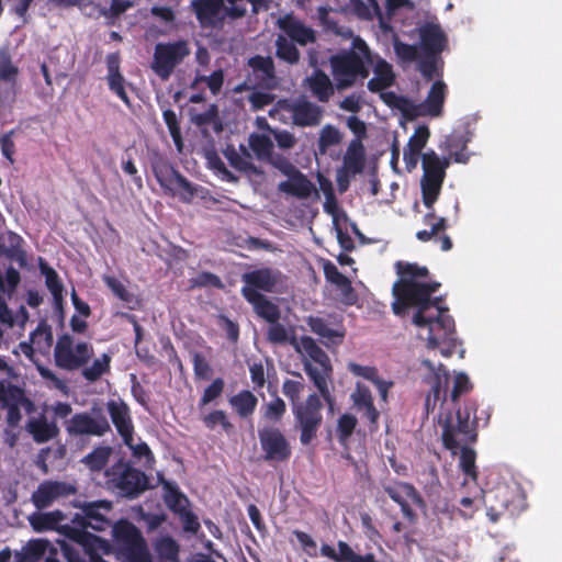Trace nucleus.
<instances>
[{"instance_id": "c03bdc74", "label": "nucleus", "mask_w": 562, "mask_h": 562, "mask_svg": "<svg viewBox=\"0 0 562 562\" xmlns=\"http://www.w3.org/2000/svg\"><path fill=\"white\" fill-rule=\"evenodd\" d=\"M342 133L335 125H324L319 132L317 140V148L319 154L325 155L329 147L339 145L342 140Z\"/></svg>"}, {"instance_id": "f8f14e48", "label": "nucleus", "mask_w": 562, "mask_h": 562, "mask_svg": "<svg viewBox=\"0 0 562 562\" xmlns=\"http://www.w3.org/2000/svg\"><path fill=\"white\" fill-rule=\"evenodd\" d=\"M106 476L108 482L125 497H136L147 488L148 480L145 473L123 461L106 470Z\"/></svg>"}, {"instance_id": "13d9d810", "label": "nucleus", "mask_w": 562, "mask_h": 562, "mask_svg": "<svg viewBox=\"0 0 562 562\" xmlns=\"http://www.w3.org/2000/svg\"><path fill=\"white\" fill-rule=\"evenodd\" d=\"M266 339L273 345H284L289 341V330L279 321L268 323Z\"/></svg>"}, {"instance_id": "09e8293b", "label": "nucleus", "mask_w": 562, "mask_h": 562, "mask_svg": "<svg viewBox=\"0 0 562 562\" xmlns=\"http://www.w3.org/2000/svg\"><path fill=\"white\" fill-rule=\"evenodd\" d=\"M48 548L46 540H31L23 549V562H42Z\"/></svg>"}, {"instance_id": "a878e982", "label": "nucleus", "mask_w": 562, "mask_h": 562, "mask_svg": "<svg viewBox=\"0 0 562 562\" xmlns=\"http://www.w3.org/2000/svg\"><path fill=\"white\" fill-rule=\"evenodd\" d=\"M371 66H373L374 77L368 81L369 91L381 92L393 86L395 74L390 63L374 54V63Z\"/></svg>"}, {"instance_id": "5fc2aeb1", "label": "nucleus", "mask_w": 562, "mask_h": 562, "mask_svg": "<svg viewBox=\"0 0 562 562\" xmlns=\"http://www.w3.org/2000/svg\"><path fill=\"white\" fill-rule=\"evenodd\" d=\"M286 413L285 402L276 396L272 401L263 406L262 417L272 423H280Z\"/></svg>"}, {"instance_id": "4c0bfd02", "label": "nucleus", "mask_w": 562, "mask_h": 562, "mask_svg": "<svg viewBox=\"0 0 562 562\" xmlns=\"http://www.w3.org/2000/svg\"><path fill=\"white\" fill-rule=\"evenodd\" d=\"M40 270L41 273L45 277V284L49 292L53 295L54 304L56 308L63 310V292H64V285L58 277V273L49 267L45 261L41 260L40 262Z\"/></svg>"}, {"instance_id": "a211bd4d", "label": "nucleus", "mask_w": 562, "mask_h": 562, "mask_svg": "<svg viewBox=\"0 0 562 562\" xmlns=\"http://www.w3.org/2000/svg\"><path fill=\"white\" fill-rule=\"evenodd\" d=\"M66 431L70 437H102L111 431V426L102 413L92 416L87 412H81L76 413L66 422Z\"/></svg>"}, {"instance_id": "1a4fd4ad", "label": "nucleus", "mask_w": 562, "mask_h": 562, "mask_svg": "<svg viewBox=\"0 0 562 562\" xmlns=\"http://www.w3.org/2000/svg\"><path fill=\"white\" fill-rule=\"evenodd\" d=\"M190 9L202 29H222L226 18L237 20L246 15L244 9L228 4V0H192Z\"/></svg>"}, {"instance_id": "8fccbe9b", "label": "nucleus", "mask_w": 562, "mask_h": 562, "mask_svg": "<svg viewBox=\"0 0 562 562\" xmlns=\"http://www.w3.org/2000/svg\"><path fill=\"white\" fill-rule=\"evenodd\" d=\"M111 357L103 353L101 358L95 359L92 364L82 370V375L89 382L99 380L104 373L110 370Z\"/></svg>"}, {"instance_id": "0eeeda50", "label": "nucleus", "mask_w": 562, "mask_h": 562, "mask_svg": "<svg viewBox=\"0 0 562 562\" xmlns=\"http://www.w3.org/2000/svg\"><path fill=\"white\" fill-rule=\"evenodd\" d=\"M112 543L111 553L116 551L125 562H151L146 541L140 530L130 520L120 519L112 525L110 521Z\"/></svg>"}, {"instance_id": "72a5a7b5", "label": "nucleus", "mask_w": 562, "mask_h": 562, "mask_svg": "<svg viewBox=\"0 0 562 562\" xmlns=\"http://www.w3.org/2000/svg\"><path fill=\"white\" fill-rule=\"evenodd\" d=\"M366 166V148L359 139H351L342 157V167L348 169L352 176L363 171Z\"/></svg>"}, {"instance_id": "49530a36", "label": "nucleus", "mask_w": 562, "mask_h": 562, "mask_svg": "<svg viewBox=\"0 0 562 562\" xmlns=\"http://www.w3.org/2000/svg\"><path fill=\"white\" fill-rule=\"evenodd\" d=\"M357 425L358 419L355 415L344 413L339 416L337 420L336 435L340 445H346L350 440Z\"/></svg>"}, {"instance_id": "79ce46f5", "label": "nucleus", "mask_w": 562, "mask_h": 562, "mask_svg": "<svg viewBox=\"0 0 562 562\" xmlns=\"http://www.w3.org/2000/svg\"><path fill=\"white\" fill-rule=\"evenodd\" d=\"M469 142L470 138L465 135L453 133L446 138V150L449 151L456 162L467 164L469 160V154L467 153Z\"/></svg>"}, {"instance_id": "f03ea898", "label": "nucleus", "mask_w": 562, "mask_h": 562, "mask_svg": "<svg viewBox=\"0 0 562 562\" xmlns=\"http://www.w3.org/2000/svg\"><path fill=\"white\" fill-rule=\"evenodd\" d=\"M476 403L469 400L463 408H458L453 415L451 412L440 413L439 424L442 427V443L446 449L454 451L461 448L460 467L464 474L476 479L475 451L468 447L477 439L476 431Z\"/></svg>"}, {"instance_id": "a19ab883", "label": "nucleus", "mask_w": 562, "mask_h": 562, "mask_svg": "<svg viewBox=\"0 0 562 562\" xmlns=\"http://www.w3.org/2000/svg\"><path fill=\"white\" fill-rule=\"evenodd\" d=\"M247 65L263 82H270L276 79V67L270 56L255 55L248 59Z\"/></svg>"}, {"instance_id": "f3484780", "label": "nucleus", "mask_w": 562, "mask_h": 562, "mask_svg": "<svg viewBox=\"0 0 562 562\" xmlns=\"http://www.w3.org/2000/svg\"><path fill=\"white\" fill-rule=\"evenodd\" d=\"M281 279L282 273L277 269L265 267L248 271L241 276L244 285L240 289V293L244 299H248L250 293H272L281 283Z\"/></svg>"}, {"instance_id": "bf43d9fd", "label": "nucleus", "mask_w": 562, "mask_h": 562, "mask_svg": "<svg viewBox=\"0 0 562 562\" xmlns=\"http://www.w3.org/2000/svg\"><path fill=\"white\" fill-rule=\"evenodd\" d=\"M165 502L170 510L177 514L188 509L189 505L188 498L176 487L169 488Z\"/></svg>"}, {"instance_id": "7ed1b4c3", "label": "nucleus", "mask_w": 562, "mask_h": 562, "mask_svg": "<svg viewBox=\"0 0 562 562\" xmlns=\"http://www.w3.org/2000/svg\"><path fill=\"white\" fill-rule=\"evenodd\" d=\"M299 380L286 379L282 384V393L292 403L294 426L300 431V442L308 446L317 437L323 424V403L321 394L312 393L304 402H300V395L304 391L303 376L300 372H292Z\"/></svg>"}, {"instance_id": "39448f33", "label": "nucleus", "mask_w": 562, "mask_h": 562, "mask_svg": "<svg viewBox=\"0 0 562 562\" xmlns=\"http://www.w3.org/2000/svg\"><path fill=\"white\" fill-rule=\"evenodd\" d=\"M291 344L294 345L296 351L307 358L303 362L304 371L313 381L322 398L331 408L335 398L328 387V380H330L333 374V366L329 357L311 336H302L299 342H296V339L293 337Z\"/></svg>"}, {"instance_id": "ea45409f", "label": "nucleus", "mask_w": 562, "mask_h": 562, "mask_svg": "<svg viewBox=\"0 0 562 562\" xmlns=\"http://www.w3.org/2000/svg\"><path fill=\"white\" fill-rule=\"evenodd\" d=\"M424 216V223L430 225V229H422L416 233V238L423 243L429 241L445 232L448 224L445 217H437L434 207Z\"/></svg>"}, {"instance_id": "3c124183", "label": "nucleus", "mask_w": 562, "mask_h": 562, "mask_svg": "<svg viewBox=\"0 0 562 562\" xmlns=\"http://www.w3.org/2000/svg\"><path fill=\"white\" fill-rule=\"evenodd\" d=\"M204 426L213 430L216 426H221L222 429L229 434L234 429V425L228 420L226 413L222 409H215L202 417Z\"/></svg>"}, {"instance_id": "2eb2a0df", "label": "nucleus", "mask_w": 562, "mask_h": 562, "mask_svg": "<svg viewBox=\"0 0 562 562\" xmlns=\"http://www.w3.org/2000/svg\"><path fill=\"white\" fill-rule=\"evenodd\" d=\"M423 366L429 371L423 380L429 386L425 398V411L428 415L435 411L438 403L440 406L446 403L449 374L442 364L436 369L430 360H424Z\"/></svg>"}, {"instance_id": "412c9836", "label": "nucleus", "mask_w": 562, "mask_h": 562, "mask_svg": "<svg viewBox=\"0 0 562 562\" xmlns=\"http://www.w3.org/2000/svg\"><path fill=\"white\" fill-rule=\"evenodd\" d=\"M77 488L69 483L60 481H44L32 494V503L37 509L50 506L55 501L75 495Z\"/></svg>"}, {"instance_id": "e433bc0d", "label": "nucleus", "mask_w": 562, "mask_h": 562, "mask_svg": "<svg viewBox=\"0 0 562 562\" xmlns=\"http://www.w3.org/2000/svg\"><path fill=\"white\" fill-rule=\"evenodd\" d=\"M228 402L235 413L244 419L252 416L258 405L257 396L249 390H241L231 396Z\"/></svg>"}, {"instance_id": "69168bd1", "label": "nucleus", "mask_w": 562, "mask_h": 562, "mask_svg": "<svg viewBox=\"0 0 562 562\" xmlns=\"http://www.w3.org/2000/svg\"><path fill=\"white\" fill-rule=\"evenodd\" d=\"M176 190L178 191L179 199L186 203L191 202L196 193V189L193 187V184L181 173L175 181V190L172 192Z\"/></svg>"}, {"instance_id": "bb28decb", "label": "nucleus", "mask_w": 562, "mask_h": 562, "mask_svg": "<svg viewBox=\"0 0 562 562\" xmlns=\"http://www.w3.org/2000/svg\"><path fill=\"white\" fill-rule=\"evenodd\" d=\"M305 83L312 95L322 103H327L335 93V87L329 76L316 68L305 78Z\"/></svg>"}, {"instance_id": "6e6552de", "label": "nucleus", "mask_w": 562, "mask_h": 562, "mask_svg": "<svg viewBox=\"0 0 562 562\" xmlns=\"http://www.w3.org/2000/svg\"><path fill=\"white\" fill-rule=\"evenodd\" d=\"M450 165L447 157L440 158L435 150H428L422 155L423 177L420 180L422 199L427 209H432L438 200L446 170Z\"/></svg>"}, {"instance_id": "338daca9", "label": "nucleus", "mask_w": 562, "mask_h": 562, "mask_svg": "<svg viewBox=\"0 0 562 562\" xmlns=\"http://www.w3.org/2000/svg\"><path fill=\"white\" fill-rule=\"evenodd\" d=\"M348 370L353 375L363 378V379L372 382L373 384L376 383V381H379L381 379V376L379 375V371L375 367L361 366L356 362H349Z\"/></svg>"}, {"instance_id": "864d4df0", "label": "nucleus", "mask_w": 562, "mask_h": 562, "mask_svg": "<svg viewBox=\"0 0 562 562\" xmlns=\"http://www.w3.org/2000/svg\"><path fill=\"white\" fill-rule=\"evenodd\" d=\"M158 555L169 562L179 561V544L171 537H165L156 543Z\"/></svg>"}, {"instance_id": "4be33fe9", "label": "nucleus", "mask_w": 562, "mask_h": 562, "mask_svg": "<svg viewBox=\"0 0 562 562\" xmlns=\"http://www.w3.org/2000/svg\"><path fill=\"white\" fill-rule=\"evenodd\" d=\"M447 94V86L443 81L437 80L430 87L424 102L415 104L412 102V120L418 116H440Z\"/></svg>"}, {"instance_id": "f257e3e1", "label": "nucleus", "mask_w": 562, "mask_h": 562, "mask_svg": "<svg viewBox=\"0 0 562 562\" xmlns=\"http://www.w3.org/2000/svg\"><path fill=\"white\" fill-rule=\"evenodd\" d=\"M395 268L400 278L392 288L395 299L392 304L393 313L403 316L409 307H415L413 324L428 329L426 339L429 349L453 341L454 319L448 315L449 310L442 305L441 296L431 297L440 288V283L427 281L429 277L427 267L397 261Z\"/></svg>"}, {"instance_id": "052dcab7", "label": "nucleus", "mask_w": 562, "mask_h": 562, "mask_svg": "<svg viewBox=\"0 0 562 562\" xmlns=\"http://www.w3.org/2000/svg\"><path fill=\"white\" fill-rule=\"evenodd\" d=\"M224 156L228 160L229 165L238 171H250L255 169L252 162L238 154L233 146H228L224 150Z\"/></svg>"}, {"instance_id": "37998d69", "label": "nucleus", "mask_w": 562, "mask_h": 562, "mask_svg": "<svg viewBox=\"0 0 562 562\" xmlns=\"http://www.w3.org/2000/svg\"><path fill=\"white\" fill-rule=\"evenodd\" d=\"M276 56L289 65H296L300 61L301 54L294 42L279 35L276 40Z\"/></svg>"}, {"instance_id": "4468645a", "label": "nucleus", "mask_w": 562, "mask_h": 562, "mask_svg": "<svg viewBox=\"0 0 562 562\" xmlns=\"http://www.w3.org/2000/svg\"><path fill=\"white\" fill-rule=\"evenodd\" d=\"M262 459L268 463L288 462L292 456L290 441L282 430L274 425L263 426L258 430Z\"/></svg>"}, {"instance_id": "473e14b6", "label": "nucleus", "mask_w": 562, "mask_h": 562, "mask_svg": "<svg viewBox=\"0 0 562 562\" xmlns=\"http://www.w3.org/2000/svg\"><path fill=\"white\" fill-rule=\"evenodd\" d=\"M278 190L299 199H307L315 187L303 172L297 170L294 175L289 176L288 180L280 182Z\"/></svg>"}, {"instance_id": "4d7b16f0", "label": "nucleus", "mask_w": 562, "mask_h": 562, "mask_svg": "<svg viewBox=\"0 0 562 562\" xmlns=\"http://www.w3.org/2000/svg\"><path fill=\"white\" fill-rule=\"evenodd\" d=\"M381 98L389 106H394L402 111V113L412 120V101L405 97L397 95L395 92H384Z\"/></svg>"}, {"instance_id": "e2e57ef3", "label": "nucleus", "mask_w": 562, "mask_h": 562, "mask_svg": "<svg viewBox=\"0 0 562 562\" xmlns=\"http://www.w3.org/2000/svg\"><path fill=\"white\" fill-rule=\"evenodd\" d=\"M164 121L169 130L170 136L178 147L182 145L181 131L177 114L173 110L167 109L162 112Z\"/></svg>"}, {"instance_id": "6ab92c4d", "label": "nucleus", "mask_w": 562, "mask_h": 562, "mask_svg": "<svg viewBox=\"0 0 562 562\" xmlns=\"http://www.w3.org/2000/svg\"><path fill=\"white\" fill-rule=\"evenodd\" d=\"M352 408L360 414L361 419L367 424L370 432L379 430V420L381 413L374 404L372 392L368 385L362 382H356L355 389L350 394Z\"/></svg>"}, {"instance_id": "6e6d98bb", "label": "nucleus", "mask_w": 562, "mask_h": 562, "mask_svg": "<svg viewBox=\"0 0 562 562\" xmlns=\"http://www.w3.org/2000/svg\"><path fill=\"white\" fill-rule=\"evenodd\" d=\"M473 389L469 376L464 372L454 375L453 387L450 393V400L456 405L462 395L470 393Z\"/></svg>"}, {"instance_id": "393cba45", "label": "nucleus", "mask_w": 562, "mask_h": 562, "mask_svg": "<svg viewBox=\"0 0 562 562\" xmlns=\"http://www.w3.org/2000/svg\"><path fill=\"white\" fill-rule=\"evenodd\" d=\"M279 27L288 35L289 40L301 46L315 43L317 37L315 31L305 25L297 18L288 14L279 21Z\"/></svg>"}, {"instance_id": "9b49d317", "label": "nucleus", "mask_w": 562, "mask_h": 562, "mask_svg": "<svg viewBox=\"0 0 562 562\" xmlns=\"http://www.w3.org/2000/svg\"><path fill=\"white\" fill-rule=\"evenodd\" d=\"M190 53L191 50L187 40L158 43L154 49L151 69L161 80H168L175 68L180 65Z\"/></svg>"}, {"instance_id": "680f3d73", "label": "nucleus", "mask_w": 562, "mask_h": 562, "mask_svg": "<svg viewBox=\"0 0 562 562\" xmlns=\"http://www.w3.org/2000/svg\"><path fill=\"white\" fill-rule=\"evenodd\" d=\"M224 386L225 383L222 378L214 379L212 383L204 390L199 401V408L204 407L205 405L220 397L224 391Z\"/></svg>"}, {"instance_id": "9d476101", "label": "nucleus", "mask_w": 562, "mask_h": 562, "mask_svg": "<svg viewBox=\"0 0 562 562\" xmlns=\"http://www.w3.org/2000/svg\"><path fill=\"white\" fill-rule=\"evenodd\" d=\"M27 414L35 412L34 402L26 395V391L7 379L0 380V411H5V422L9 427H19L22 420L21 409Z\"/></svg>"}, {"instance_id": "cd10ccee", "label": "nucleus", "mask_w": 562, "mask_h": 562, "mask_svg": "<svg viewBox=\"0 0 562 562\" xmlns=\"http://www.w3.org/2000/svg\"><path fill=\"white\" fill-rule=\"evenodd\" d=\"M54 341L52 327L42 321L38 323L36 329L30 335V344H21L22 350L25 355H30L33 350L45 355L48 353Z\"/></svg>"}, {"instance_id": "58836bf2", "label": "nucleus", "mask_w": 562, "mask_h": 562, "mask_svg": "<svg viewBox=\"0 0 562 562\" xmlns=\"http://www.w3.org/2000/svg\"><path fill=\"white\" fill-rule=\"evenodd\" d=\"M153 172L161 188L168 191L175 190V181L180 175L172 165L162 158L153 162Z\"/></svg>"}, {"instance_id": "f704fd0d", "label": "nucleus", "mask_w": 562, "mask_h": 562, "mask_svg": "<svg viewBox=\"0 0 562 562\" xmlns=\"http://www.w3.org/2000/svg\"><path fill=\"white\" fill-rule=\"evenodd\" d=\"M323 271L325 279L341 290L346 301L349 304L353 303L355 295L351 281L329 260L324 262Z\"/></svg>"}, {"instance_id": "2f4dec72", "label": "nucleus", "mask_w": 562, "mask_h": 562, "mask_svg": "<svg viewBox=\"0 0 562 562\" xmlns=\"http://www.w3.org/2000/svg\"><path fill=\"white\" fill-rule=\"evenodd\" d=\"M245 299L252 307L254 313L267 323H276L280 321L281 311L278 304L268 299L265 294H248Z\"/></svg>"}, {"instance_id": "c85d7f7f", "label": "nucleus", "mask_w": 562, "mask_h": 562, "mask_svg": "<svg viewBox=\"0 0 562 562\" xmlns=\"http://www.w3.org/2000/svg\"><path fill=\"white\" fill-rule=\"evenodd\" d=\"M25 428L37 443L47 442L56 438L59 434L57 424L55 422H48L44 414L30 418Z\"/></svg>"}, {"instance_id": "774afa93", "label": "nucleus", "mask_w": 562, "mask_h": 562, "mask_svg": "<svg viewBox=\"0 0 562 562\" xmlns=\"http://www.w3.org/2000/svg\"><path fill=\"white\" fill-rule=\"evenodd\" d=\"M19 72L16 66L11 61V56L7 50L0 52V80L11 81L14 80Z\"/></svg>"}, {"instance_id": "423d86ee", "label": "nucleus", "mask_w": 562, "mask_h": 562, "mask_svg": "<svg viewBox=\"0 0 562 562\" xmlns=\"http://www.w3.org/2000/svg\"><path fill=\"white\" fill-rule=\"evenodd\" d=\"M484 504L492 522L498 521L505 515L515 517L527 507L525 491L516 481L499 483L485 492Z\"/></svg>"}, {"instance_id": "603ef678", "label": "nucleus", "mask_w": 562, "mask_h": 562, "mask_svg": "<svg viewBox=\"0 0 562 562\" xmlns=\"http://www.w3.org/2000/svg\"><path fill=\"white\" fill-rule=\"evenodd\" d=\"M9 241L10 246H5L3 256L23 267L26 263V252L21 248L22 237L15 233H10Z\"/></svg>"}, {"instance_id": "5701e85b", "label": "nucleus", "mask_w": 562, "mask_h": 562, "mask_svg": "<svg viewBox=\"0 0 562 562\" xmlns=\"http://www.w3.org/2000/svg\"><path fill=\"white\" fill-rule=\"evenodd\" d=\"M106 411L124 443L132 447L134 440V425L128 405L122 400H110L106 403Z\"/></svg>"}, {"instance_id": "c9c22d12", "label": "nucleus", "mask_w": 562, "mask_h": 562, "mask_svg": "<svg viewBox=\"0 0 562 562\" xmlns=\"http://www.w3.org/2000/svg\"><path fill=\"white\" fill-rule=\"evenodd\" d=\"M104 284L111 290V292L131 311L137 310L142 305L140 299L128 291L123 282H121L117 278L113 276H103L102 278Z\"/></svg>"}, {"instance_id": "c756f323", "label": "nucleus", "mask_w": 562, "mask_h": 562, "mask_svg": "<svg viewBox=\"0 0 562 562\" xmlns=\"http://www.w3.org/2000/svg\"><path fill=\"white\" fill-rule=\"evenodd\" d=\"M307 324L327 348L339 346L344 340L345 330L341 326L340 328H331L324 318L313 316L308 318Z\"/></svg>"}, {"instance_id": "20e7f679", "label": "nucleus", "mask_w": 562, "mask_h": 562, "mask_svg": "<svg viewBox=\"0 0 562 562\" xmlns=\"http://www.w3.org/2000/svg\"><path fill=\"white\" fill-rule=\"evenodd\" d=\"M328 61L336 88L345 90L369 77L374 53L362 37L356 36L351 48L331 55Z\"/></svg>"}, {"instance_id": "a18cd8bd", "label": "nucleus", "mask_w": 562, "mask_h": 562, "mask_svg": "<svg viewBox=\"0 0 562 562\" xmlns=\"http://www.w3.org/2000/svg\"><path fill=\"white\" fill-rule=\"evenodd\" d=\"M111 452L112 449L108 446L97 447L83 457L82 463L91 471H101L106 465Z\"/></svg>"}, {"instance_id": "7c9ffc66", "label": "nucleus", "mask_w": 562, "mask_h": 562, "mask_svg": "<svg viewBox=\"0 0 562 562\" xmlns=\"http://www.w3.org/2000/svg\"><path fill=\"white\" fill-rule=\"evenodd\" d=\"M383 491L397 505L406 502L405 497L409 498L417 507L424 508L425 501L417 488L409 482L398 481L394 485H383Z\"/></svg>"}, {"instance_id": "ddd939ff", "label": "nucleus", "mask_w": 562, "mask_h": 562, "mask_svg": "<svg viewBox=\"0 0 562 562\" xmlns=\"http://www.w3.org/2000/svg\"><path fill=\"white\" fill-rule=\"evenodd\" d=\"M93 355V348L88 342H78L74 346L70 335H61L54 349L55 364L64 370L75 371L88 363Z\"/></svg>"}, {"instance_id": "dca6fc26", "label": "nucleus", "mask_w": 562, "mask_h": 562, "mask_svg": "<svg viewBox=\"0 0 562 562\" xmlns=\"http://www.w3.org/2000/svg\"><path fill=\"white\" fill-rule=\"evenodd\" d=\"M423 366L429 371L423 380L429 386L425 398V411L428 415L435 411L438 403L440 406L446 403L449 374L442 364L436 369L430 360H424Z\"/></svg>"}, {"instance_id": "de8ad7c7", "label": "nucleus", "mask_w": 562, "mask_h": 562, "mask_svg": "<svg viewBox=\"0 0 562 562\" xmlns=\"http://www.w3.org/2000/svg\"><path fill=\"white\" fill-rule=\"evenodd\" d=\"M249 147L259 159H266L271 156L273 143L268 135L254 133L249 137Z\"/></svg>"}, {"instance_id": "b1692460", "label": "nucleus", "mask_w": 562, "mask_h": 562, "mask_svg": "<svg viewBox=\"0 0 562 562\" xmlns=\"http://www.w3.org/2000/svg\"><path fill=\"white\" fill-rule=\"evenodd\" d=\"M420 46L429 57L439 56L447 46V36L441 26L436 23H425L418 30Z\"/></svg>"}, {"instance_id": "0e129e2a", "label": "nucleus", "mask_w": 562, "mask_h": 562, "mask_svg": "<svg viewBox=\"0 0 562 562\" xmlns=\"http://www.w3.org/2000/svg\"><path fill=\"white\" fill-rule=\"evenodd\" d=\"M430 132L428 126L419 125L414 134L409 137L408 143L406 145L407 148L413 149L414 151L422 153L423 148L426 146Z\"/></svg>"}, {"instance_id": "aec40b11", "label": "nucleus", "mask_w": 562, "mask_h": 562, "mask_svg": "<svg viewBox=\"0 0 562 562\" xmlns=\"http://www.w3.org/2000/svg\"><path fill=\"white\" fill-rule=\"evenodd\" d=\"M279 103L284 104L282 108L291 114L293 124L300 127L317 126L324 115L322 106L305 98L297 99L293 102L283 100L279 101Z\"/></svg>"}]
</instances>
